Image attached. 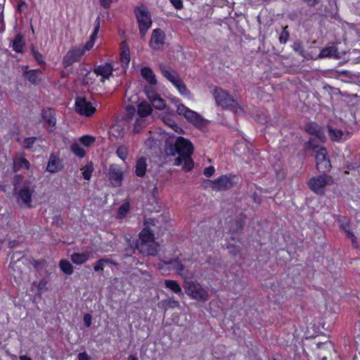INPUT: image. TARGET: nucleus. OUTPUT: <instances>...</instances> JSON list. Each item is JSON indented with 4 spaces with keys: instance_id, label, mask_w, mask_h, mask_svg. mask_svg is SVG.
Instances as JSON below:
<instances>
[{
    "instance_id": "6e6552de",
    "label": "nucleus",
    "mask_w": 360,
    "mask_h": 360,
    "mask_svg": "<svg viewBox=\"0 0 360 360\" xmlns=\"http://www.w3.org/2000/svg\"><path fill=\"white\" fill-rule=\"evenodd\" d=\"M212 95L218 105L222 108H233L236 105L233 98L224 90L219 87H214Z\"/></svg>"
},
{
    "instance_id": "f8f14e48",
    "label": "nucleus",
    "mask_w": 360,
    "mask_h": 360,
    "mask_svg": "<svg viewBox=\"0 0 360 360\" xmlns=\"http://www.w3.org/2000/svg\"><path fill=\"white\" fill-rule=\"evenodd\" d=\"M84 53V49L82 46L70 50L63 58V65L65 67H68L74 63L79 61Z\"/></svg>"
},
{
    "instance_id": "13d9d810",
    "label": "nucleus",
    "mask_w": 360,
    "mask_h": 360,
    "mask_svg": "<svg viewBox=\"0 0 360 360\" xmlns=\"http://www.w3.org/2000/svg\"><path fill=\"white\" fill-rule=\"evenodd\" d=\"M307 148L308 149H311V150H318L319 148H320L318 145H316L314 142V140L311 139L309 140L308 143H307Z\"/></svg>"
},
{
    "instance_id": "79ce46f5",
    "label": "nucleus",
    "mask_w": 360,
    "mask_h": 360,
    "mask_svg": "<svg viewBox=\"0 0 360 360\" xmlns=\"http://www.w3.org/2000/svg\"><path fill=\"white\" fill-rule=\"evenodd\" d=\"M36 137H28L25 139L23 141V146L27 150H33L34 148V144L37 141Z\"/></svg>"
},
{
    "instance_id": "9b49d317",
    "label": "nucleus",
    "mask_w": 360,
    "mask_h": 360,
    "mask_svg": "<svg viewBox=\"0 0 360 360\" xmlns=\"http://www.w3.org/2000/svg\"><path fill=\"white\" fill-rule=\"evenodd\" d=\"M235 176H221L212 182V188L216 191H225L232 188L236 182Z\"/></svg>"
},
{
    "instance_id": "c85d7f7f",
    "label": "nucleus",
    "mask_w": 360,
    "mask_h": 360,
    "mask_svg": "<svg viewBox=\"0 0 360 360\" xmlns=\"http://www.w3.org/2000/svg\"><path fill=\"white\" fill-rule=\"evenodd\" d=\"M160 69L164 77H166L171 83H172L173 81L179 77L176 72L171 71L169 68L162 64L160 65Z\"/></svg>"
},
{
    "instance_id": "c756f323",
    "label": "nucleus",
    "mask_w": 360,
    "mask_h": 360,
    "mask_svg": "<svg viewBox=\"0 0 360 360\" xmlns=\"http://www.w3.org/2000/svg\"><path fill=\"white\" fill-rule=\"evenodd\" d=\"M25 46L23 37L20 34H18L13 42V49L18 53H21Z\"/></svg>"
},
{
    "instance_id": "0eeeda50",
    "label": "nucleus",
    "mask_w": 360,
    "mask_h": 360,
    "mask_svg": "<svg viewBox=\"0 0 360 360\" xmlns=\"http://www.w3.org/2000/svg\"><path fill=\"white\" fill-rule=\"evenodd\" d=\"M333 184V179L327 174L319 175L311 178L309 181V186L314 193L323 195L325 187Z\"/></svg>"
},
{
    "instance_id": "ea45409f",
    "label": "nucleus",
    "mask_w": 360,
    "mask_h": 360,
    "mask_svg": "<svg viewBox=\"0 0 360 360\" xmlns=\"http://www.w3.org/2000/svg\"><path fill=\"white\" fill-rule=\"evenodd\" d=\"M71 150L72 151V153L79 157V158H83L84 157L85 155V151L84 150L83 148H82L80 146L79 144L75 143H73L71 146Z\"/></svg>"
},
{
    "instance_id": "052dcab7",
    "label": "nucleus",
    "mask_w": 360,
    "mask_h": 360,
    "mask_svg": "<svg viewBox=\"0 0 360 360\" xmlns=\"http://www.w3.org/2000/svg\"><path fill=\"white\" fill-rule=\"evenodd\" d=\"M77 359H78V360H90L91 357L86 352H80L78 354Z\"/></svg>"
},
{
    "instance_id": "4d7b16f0",
    "label": "nucleus",
    "mask_w": 360,
    "mask_h": 360,
    "mask_svg": "<svg viewBox=\"0 0 360 360\" xmlns=\"http://www.w3.org/2000/svg\"><path fill=\"white\" fill-rule=\"evenodd\" d=\"M84 323L86 327H90L92 323V317L90 314H85L84 315Z\"/></svg>"
},
{
    "instance_id": "de8ad7c7",
    "label": "nucleus",
    "mask_w": 360,
    "mask_h": 360,
    "mask_svg": "<svg viewBox=\"0 0 360 360\" xmlns=\"http://www.w3.org/2000/svg\"><path fill=\"white\" fill-rule=\"evenodd\" d=\"M82 175L85 180H89L91 176L93 169L91 166L86 165L82 168Z\"/></svg>"
},
{
    "instance_id": "774afa93",
    "label": "nucleus",
    "mask_w": 360,
    "mask_h": 360,
    "mask_svg": "<svg viewBox=\"0 0 360 360\" xmlns=\"http://www.w3.org/2000/svg\"><path fill=\"white\" fill-rule=\"evenodd\" d=\"M20 360H32L30 357L26 356V355H20L19 356Z\"/></svg>"
},
{
    "instance_id": "338daca9",
    "label": "nucleus",
    "mask_w": 360,
    "mask_h": 360,
    "mask_svg": "<svg viewBox=\"0 0 360 360\" xmlns=\"http://www.w3.org/2000/svg\"><path fill=\"white\" fill-rule=\"evenodd\" d=\"M317 355L319 360H328V356L326 355H323L321 353H319Z\"/></svg>"
},
{
    "instance_id": "a211bd4d",
    "label": "nucleus",
    "mask_w": 360,
    "mask_h": 360,
    "mask_svg": "<svg viewBox=\"0 0 360 360\" xmlns=\"http://www.w3.org/2000/svg\"><path fill=\"white\" fill-rule=\"evenodd\" d=\"M243 228V221L241 219L232 220L228 222V231L231 235H238Z\"/></svg>"
},
{
    "instance_id": "09e8293b",
    "label": "nucleus",
    "mask_w": 360,
    "mask_h": 360,
    "mask_svg": "<svg viewBox=\"0 0 360 360\" xmlns=\"http://www.w3.org/2000/svg\"><path fill=\"white\" fill-rule=\"evenodd\" d=\"M121 62L125 65H128L130 61V55L129 49L123 50L121 53Z\"/></svg>"
},
{
    "instance_id": "bb28decb",
    "label": "nucleus",
    "mask_w": 360,
    "mask_h": 360,
    "mask_svg": "<svg viewBox=\"0 0 360 360\" xmlns=\"http://www.w3.org/2000/svg\"><path fill=\"white\" fill-rule=\"evenodd\" d=\"M319 58H326V57H338V49L335 46L326 47L323 49L319 56Z\"/></svg>"
},
{
    "instance_id": "cd10ccee",
    "label": "nucleus",
    "mask_w": 360,
    "mask_h": 360,
    "mask_svg": "<svg viewBox=\"0 0 360 360\" xmlns=\"http://www.w3.org/2000/svg\"><path fill=\"white\" fill-rule=\"evenodd\" d=\"M165 287L166 288L169 289L173 292L180 295L182 294L181 288L177 281L174 280H165Z\"/></svg>"
},
{
    "instance_id": "20e7f679",
    "label": "nucleus",
    "mask_w": 360,
    "mask_h": 360,
    "mask_svg": "<svg viewBox=\"0 0 360 360\" xmlns=\"http://www.w3.org/2000/svg\"><path fill=\"white\" fill-rule=\"evenodd\" d=\"M176 112L179 115L184 116L188 122L196 127H202L205 124V120L200 115L187 108L184 104L180 103L177 105Z\"/></svg>"
},
{
    "instance_id": "603ef678",
    "label": "nucleus",
    "mask_w": 360,
    "mask_h": 360,
    "mask_svg": "<svg viewBox=\"0 0 360 360\" xmlns=\"http://www.w3.org/2000/svg\"><path fill=\"white\" fill-rule=\"evenodd\" d=\"M95 141V139L90 136H84L80 139L81 143L85 146H89Z\"/></svg>"
},
{
    "instance_id": "f704fd0d",
    "label": "nucleus",
    "mask_w": 360,
    "mask_h": 360,
    "mask_svg": "<svg viewBox=\"0 0 360 360\" xmlns=\"http://www.w3.org/2000/svg\"><path fill=\"white\" fill-rule=\"evenodd\" d=\"M112 261L108 259H99L94 264V270L96 272H99L103 270L104 267L111 264Z\"/></svg>"
},
{
    "instance_id": "a18cd8bd",
    "label": "nucleus",
    "mask_w": 360,
    "mask_h": 360,
    "mask_svg": "<svg viewBox=\"0 0 360 360\" xmlns=\"http://www.w3.org/2000/svg\"><path fill=\"white\" fill-rule=\"evenodd\" d=\"M145 93L150 101L159 96L153 86H146Z\"/></svg>"
},
{
    "instance_id": "473e14b6",
    "label": "nucleus",
    "mask_w": 360,
    "mask_h": 360,
    "mask_svg": "<svg viewBox=\"0 0 360 360\" xmlns=\"http://www.w3.org/2000/svg\"><path fill=\"white\" fill-rule=\"evenodd\" d=\"M40 70H32L26 72V77L27 79L33 83H37L40 81Z\"/></svg>"
},
{
    "instance_id": "69168bd1",
    "label": "nucleus",
    "mask_w": 360,
    "mask_h": 360,
    "mask_svg": "<svg viewBox=\"0 0 360 360\" xmlns=\"http://www.w3.org/2000/svg\"><path fill=\"white\" fill-rule=\"evenodd\" d=\"M283 252H286L289 255L291 254V252L288 251V249H284V248L278 249L277 252H276V254L277 255H280V254H282Z\"/></svg>"
},
{
    "instance_id": "5fc2aeb1",
    "label": "nucleus",
    "mask_w": 360,
    "mask_h": 360,
    "mask_svg": "<svg viewBox=\"0 0 360 360\" xmlns=\"http://www.w3.org/2000/svg\"><path fill=\"white\" fill-rule=\"evenodd\" d=\"M321 141H323L326 140V135L325 132L323 130V129L320 127L319 129L317 130V131L314 134Z\"/></svg>"
},
{
    "instance_id": "49530a36",
    "label": "nucleus",
    "mask_w": 360,
    "mask_h": 360,
    "mask_svg": "<svg viewBox=\"0 0 360 360\" xmlns=\"http://www.w3.org/2000/svg\"><path fill=\"white\" fill-rule=\"evenodd\" d=\"M129 203H124L123 205H122L118 210L117 214H118L119 218H120V219L124 218L126 216L127 213L129 212Z\"/></svg>"
},
{
    "instance_id": "bf43d9fd",
    "label": "nucleus",
    "mask_w": 360,
    "mask_h": 360,
    "mask_svg": "<svg viewBox=\"0 0 360 360\" xmlns=\"http://www.w3.org/2000/svg\"><path fill=\"white\" fill-rule=\"evenodd\" d=\"M117 0H99L101 5L104 8H109L110 4Z\"/></svg>"
},
{
    "instance_id": "8fccbe9b",
    "label": "nucleus",
    "mask_w": 360,
    "mask_h": 360,
    "mask_svg": "<svg viewBox=\"0 0 360 360\" xmlns=\"http://www.w3.org/2000/svg\"><path fill=\"white\" fill-rule=\"evenodd\" d=\"M32 53L33 57L34 58L35 60L41 65H44L45 62L43 59L42 55L34 49H32Z\"/></svg>"
},
{
    "instance_id": "4be33fe9",
    "label": "nucleus",
    "mask_w": 360,
    "mask_h": 360,
    "mask_svg": "<svg viewBox=\"0 0 360 360\" xmlns=\"http://www.w3.org/2000/svg\"><path fill=\"white\" fill-rule=\"evenodd\" d=\"M172 84L177 89L181 95L187 97L191 95V91L187 89L185 83L179 76L173 81Z\"/></svg>"
},
{
    "instance_id": "2eb2a0df",
    "label": "nucleus",
    "mask_w": 360,
    "mask_h": 360,
    "mask_svg": "<svg viewBox=\"0 0 360 360\" xmlns=\"http://www.w3.org/2000/svg\"><path fill=\"white\" fill-rule=\"evenodd\" d=\"M165 34L160 29H155L152 32L150 46L153 49H159L165 43Z\"/></svg>"
},
{
    "instance_id": "f257e3e1",
    "label": "nucleus",
    "mask_w": 360,
    "mask_h": 360,
    "mask_svg": "<svg viewBox=\"0 0 360 360\" xmlns=\"http://www.w3.org/2000/svg\"><path fill=\"white\" fill-rule=\"evenodd\" d=\"M127 252L135 253L136 249H125ZM140 253L155 256L160 255L161 258L158 263V269L164 273L169 274L170 271L175 272L181 277H186L188 274L187 269L193 263L192 249L188 252H179V249H137Z\"/></svg>"
},
{
    "instance_id": "a19ab883",
    "label": "nucleus",
    "mask_w": 360,
    "mask_h": 360,
    "mask_svg": "<svg viewBox=\"0 0 360 360\" xmlns=\"http://www.w3.org/2000/svg\"><path fill=\"white\" fill-rule=\"evenodd\" d=\"M117 155L123 161L127 158L128 148L125 146H120L116 151Z\"/></svg>"
},
{
    "instance_id": "9d476101",
    "label": "nucleus",
    "mask_w": 360,
    "mask_h": 360,
    "mask_svg": "<svg viewBox=\"0 0 360 360\" xmlns=\"http://www.w3.org/2000/svg\"><path fill=\"white\" fill-rule=\"evenodd\" d=\"M326 149L323 147H321L316 150L315 159L316 162L317 169L323 172L329 171L331 165L329 159L327 158Z\"/></svg>"
},
{
    "instance_id": "6ab92c4d",
    "label": "nucleus",
    "mask_w": 360,
    "mask_h": 360,
    "mask_svg": "<svg viewBox=\"0 0 360 360\" xmlns=\"http://www.w3.org/2000/svg\"><path fill=\"white\" fill-rule=\"evenodd\" d=\"M101 26V18L97 17L95 21V27L94 32L91 34L89 41L86 42L84 46H82L84 49V52L86 51L90 50L94 45L95 40L97 37V34Z\"/></svg>"
},
{
    "instance_id": "f3484780",
    "label": "nucleus",
    "mask_w": 360,
    "mask_h": 360,
    "mask_svg": "<svg viewBox=\"0 0 360 360\" xmlns=\"http://www.w3.org/2000/svg\"><path fill=\"white\" fill-rule=\"evenodd\" d=\"M153 231V230H150L148 226H146L139 233V243L136 245L135 248H139V245H148L153 243L154 240Z\"/></svg>"
},
{
    "instance_id": "1a4fd4ad",
    "label": "nucleus",
    "mask_w": 360,
    "mask_h": 360,
    "mask_svg": "<svg viewBox=\"0 0 360 360\" xmlns=\"http://www.w3.org/2000/svg\"><path fill=\"white\" fill-rule=\"evenodd\" d=\"M75 110L81 115L91 117L96 112V108L85 98L77 97L75 100Z\"/></svg>"
},
{
    "instance_id": "3c124183",
    "label": "nucleus",
    "mask_w": 360,
    "mask_h": 360,
    "mask_svg": "<svg viewBox=\"0 0 360 360\" xmlns=\"http://www.w3.org/2000/svg\"><path fill=\"white\" fill-rule=\"evenodd\" d=\"M288 26H286L285 28H283V31L281 32L280 37H279V41L282 44H285L289 38V33L287 30Z\"/></svg>"
},
{
    "instance_id": "4468645a",
    "label": "nucleus",
    "mask_w": 360,
    "mask_h": 360,
    "mask_svg": "<svg viewBox=\"0 0 360 360\" xmlns=\"http://www.w3.org/2000/svg\"><path fill=\"white\" fill-rule=\"evenodd\" d=\"M108 178L113 186H120L122 183L123 173L117 165H111L109 168Z\"/></svg>"
},
{
    "instance_id": "5701e85b",
    "label": "nucleus",
    "mask_w": 360,
    "mask_h": 360,
    "mask_svg": "<svg viewBox=\"0 0 360 360\" xmlns=\"http://www.w3.org/2000/svg\"><path fill=\"white\" fill-rule=\"evenodd\" d=\"M42 117L46 122L49 127H54L56 123L54 111L51 109H44L42 110Z\"/></svg>"
},
{
    "instance_id": "393cba45",
    "label": "nucleus",
    "mask_w": 360,
    "mask_h": 360,
    "mask_svg": "<svg viewBox=\"0 0 360 360\" xmlns=\"http://www.w3.org/2000/svg\"><path fill=\"white\" fill-rule=\"evenodd\" d=\"M147 169L146 159L141 157L138 159L136 164V174L138 176H143Z\"/></svg>"
},
{
    "instance_id": "c03bdc74",
    "label": "nucleus",
    "mask_w": 360,
    "mask_h": 360,
    "mask_svg": "<svg viewBox=\"0 0 360 360\" xmlns=\"http://www.w3.org/2000/svg\"><path fill=\"white\" fill-rule=\"evenodd\" d=\"M342 229L345 231V233L347 234V236L350 238L353 243H354V241L356 240V237L353 234V233L351 231L350 226L347 224H341Z\"/></svg>"
},
{
    "instance_id": "4c0bfd02",
    "label": "nucleus",
    "mask_w": 360,
    "mask_h": 360,
    "mask_svg": "<svg viewBox=\"0 0 360 360\" xmlns=\"http://www.w3.org/2000/svg\"><path fill=\"white\" fill-rule=\"evenodd\" d=\"M98 76L95 72V70L89 72L86 74L84 78V83L86 85H91L96 82V78Z\"/></svg>"
},
{
    "instance_id": "72a5a7b5",
    "label": "nucleus",
    "mask_w": 360,
    "mask_h": 360,
    "mask_svg": "<svg viewBox=\"0 0 360 360\" xmlns=\"http://www.w3.org/2000/svg\"><path fill=\"white\" fill-rule=\"evenodd\" d=\"M160 304H162L165 309L178 308L180 305L178 301L172 298L162 300Z\"/></svg>"
},
{
    "instance_id": "680f3d73",
    "label": "nucleus",
    "mask_w": 360,
    "mask_h": 360,
    "mask_svg": "<svg viewBox=\"0 0 360 360\" xmlns=\"http://www.w3.org/2000/svg\"><path fill=\"white\" fill-rule=\"evenodd\" d=\"M172 5L176 9H180L182 8V1L181 0H170Z\"/></svg>"
},
{
    "instance_id": "e2e57ef3",
    "label": "nucleus",
    "mask_w": 360,
    "mask_h": 360,
    "mask_svg": "<svg viewBox=\"0 0 360 360\" xmlns=\"http://www.w3.org/2000/svg\"><path fill=\"white\" fill-rule=\"evenodd\" d=\"M302 1L304 2L307 6L312 7L317 5L320 0H302Z\"/></svg>"
},
{
    "instance_id": "6e6d98bb",
    "label": "nucleus",
    "mask_w": 360,
    "mask_h": 360,
    "mask_svg": "<svg viewBox=\"0 0 360 360\" xmlns=\"http://www.w3.org/2000/svg\"><path fill=\"white\" fill-rule=\"evenodd\" d=\"M214 172H215L214 167L212 166H210V167H206L204 169L203 173L205 176L210 177L214 174Z\"/></svg>"
},
{
    "instance_id": "7ed1b4c3",
    "label": "nucleus",
    "mask_w": 360,
    "mask_h": 360,
    "mask_svg": "<svg viewBox=\"0 0 360 360\" xmlns=\"http://www.w3.org/2000/svg\"><path fill=\"white\" fill-rule=\"evenodd\" d=\"M22 179L21 175L14 176L13 184L15 189L19 188L16 196L17 202L20 206L31 207L32 196L35 192L36 184L34 179H27L23 181L21 187L19 186L20 181Z\"/></svg>"
},
{
    "instance_id": "a878e982",
    "label": "nucleus",
    "mask_w": 360,
    "mask_h": 360,
    "mask_svg": "<svg viewBox=\"0 0 360 360\" xmlns=\"http://www.w3.org/2000/svg\"><path fill=\"white\" fill-rule=\"evenodd\" d=\"M60 160L56 156L51 155L47 165V170L51 172H57L60 169Z\"/></svg>"
},
{
    "instance_id": "ddd939ff",
    "label": "nucleus",
    "mask_w": 360,
    "mask_h": 360,
    "mask_svg": "<svg viewBox=\"0 0 360 360\" xmlns=\"http://www.w3.org/2000/svg\"><path fill=\"white\" fill-rule=\"evenodd\" d=\"M151 112L152 108L149 103L143 102L138 105L137 112L138 115L140 116V118L136 121L134 131H135L136 133H138L139 131L138 127H141L142 124H143L145 122L143 117L150 115Z\"/></svg>"
},
{
    "instance_id": "864d4df0",
    "label": "nucleus",
    "mask_w": 360,
    "mask_h": 360,
    "mask_svg": "<svg viewBox=\"0 0 360 360\" xmlns=\"http://www.w3.org/2000/svg\"><path fill=\"white\" fill-rule=\"evenodd\" d=\"M320 126L316 123H310L307 126V131L308 133L314 134L319 129Z\"/></svg>"
},
{
    "instance_id": "412c9836",
    "label": "nucleus",
    "mask_w": 360,
    "mask_h": 360,
    "mask_svg": "<svg viewBox=\"0 0 360 360\" xmlns=\"http://www.w3.org/2000/svg\"><path fill=\"white\" fill-rule=\"evenodd\" d=\"M30 169V162L21 155H17L13 160V170L15 172L20 169Z\"/></svg>"
},
{
    "instance_id": "37998d69",
    "label": "nucleus",
    "mask_w": 360,
    "mask_h": 360,
    "mask_svg": "<svg viewBox=\"0 0 360 360\" xmlns=\"http://www.w3.org/2000/svg\"><path fill=\"white\" fill-rule=\"evenodd\" d=\"M47 284H48V281L45 278H41L39 281V283L37 285V291L39 294H41L48 290Z\"/></svg>"
},
{
    "instance_id": "423d86ee",
    "label": "nucleus",
    "mask_w": 360,
    "mask_h": 360,
    "mask_svg": "<svg viewBox=\"0 0 360 360\" xmlns=\"http://www.w3.org/2000/svg\"><path fill=\"white\" fill-rule=\"evenodd\" d=\"M185 291L192 299L203 302L208 300L210 297L208 292L199 283L195 281L188 283Z\"/></svg>"
},
{
    "instance_id": "aec40b11",
    "label": "nucleus",
    "mask_w": 360,
    "mask_h": 360,
    "mask_svg": "<svg viewBox=\"0 0 360 360\" xmlns=\"http://www.w3.org/2000/svg\"><path fill=\"white\" fill-rule=\"evenodd\" d=\"M141 76L151 86L157 84V79L155 75L151 68L148 67H144L141 70Z\"/></svg>"
},
{
    "instance_id": "39448f33",
    "label": "nucleus",
    "mask_w": 360,
    "mask_h": 360,
    "mask_svg": "<svg viewBox=\"0 0 360 360\" xmlns=\"http://www.w3.org/2000/svg\"><path fill=\"white\" fill-rule=\"evenodd\" d=\"M135 14L139 22L140 34L143 38L152 25L151 17L148 10L144 6L136 7Z\"/></svg>"
},
{
    "instance_id": "e433bc0d",
    "label": "nucleus",
    "mask_w": 360,
    "mask_h": 360,
    "mask_svg": "<svg viewBox=\"0 0 360 360\" xmlns=\"http://www.w3.org/2000/svg\"><path fill=\"white\" fill-rule=\"evenodd\" d=\"M163 121L168 127L172 128L176 132L181 133L183 131V129L179 127L172 118L165 117L163 118Z\"/></svg>"
},
{
    "instance_id": "f03ea898",
    "label": "nucleus",
    "mask_w": 360,
    "mask_h": 360,
    "mask_svg": "<svg viewBox=\"0 0 360 360\" xmlns=\"http://www.w3.org/2000/svg\"><path fill=\"white\" fill-rule=\"evenodd\" d=\"M193 151L192 143L183 137H175L167 141L165 152L168 155L178 157L175 158L174 165L182 166L186 171H189L193 167V161L191 155Z\"/></svg>"
},
{
    "instance_id": "2f4dec72",
    "label": "nucleus",
    "mask_w": 360,
    "mask_h": 360,
    "mask_svg": "<svg viewBox=\"0 0 360 360\" xmlns=\"http://www.w3.org/2000/svg\"><path fill=\"white\" fill-rule=\"evenodd\" d=\"M89 256L86 253H74L71 256V259L76 264H82L86 262Z\"/></svg>"
},
{
    "instance_id": "dca6fc26",
    "label": "nucleus",
    "mask_w": 360,
    "mask_h": 360,
    "mask_svg": "<svg viewBox=\"0 0 360 360\" xmlns=\"http://www.w3.org/2000/svg\"><path fill=\"white\" fill-rule=\"evenodd\" d=\"M98 77H100V82L103 83L106 79H109L112 74L113 68L109 63L98 65L94 68Z\"/></svg>"
},
{
    "instance_id": "7c9ffc66",
    "label": "nucleus",
    "mask_w": 360,
    "mask_h": 360,
    "mask_svg": "<svg viewBox=\"0 0 360 360\" xmlns=\"http://www.w3.org/2000/svg\"><path fill=\"white\" fill-rule=\"evenodd\" d=\"M60 270L67 275H71L73 273V266L70 262L66 259H61L59 262Z\"/></svg>"
},
{
    "instance_id": "c9c22d12",
    "label": "nucleus",
    "mask_w": 360,
    "mask_h": 360,
    "mask_svg": "<svg viewBox=\"0 0 360 360\" xmlns=\"http://www.w3.org/2000/svg\"><path fill=\"white\" fill-rule=\"evenodd\" d=\"M153 107L158 110H163L165 108V101L160 96L155 97L150 101Z\"/></svg>"
},
{
    "instance_id": "0e129e2a",
    "label": "nucleus",
    "mask_w": 360,
    "mask_h": 360,
    "mask_svg": "<svg viewBox=\"0 0 360 360\" xmlns=\"http://www.w3.org/2000/svg\"><path fill=\"white\" fill-rule=\"evenodd\" d=\"M136 112V108L132 105H129L127 107V112L128 116H132L134 115Z\"/></svg>"
},
{
    "instance_id": "b1692460",
    "label": "nucleus",
    "mask_w": 360,
    "mask_h": 360,
    "mask_svg": "<svg viewBox=\"0 0 360 360\" xmlns=\"http://www.w3.org/2000/svg\"><path fill=\"white\" fill-rule=\"evenodd\" d=\"M328 135L333 141H342L347 138L344 137V133L342 130L333 129L330 126H328Z\"/></svg>"
},
{
    "instance_id": "58836bf2",
    "label": "nucleus",
    "mask_w": 360,
    "mask_h": 360,
    "mask_svg": "<svg viewBox=\"0 0 360 360\" xmlns=\"http://www.w3.org/2000/svg\"><path fill=\"white\" fill-rule=\"evenodd\" d=\"M32 265L34 268L39 272L46 269L47 267V262L45 259H37L34 260Z\"/></svg>"
}]
</instances>
